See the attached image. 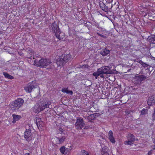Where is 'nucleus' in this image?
<instances>
[{"label":"nucleus","instance_id":"473e14b6","mask_svg":"<svg viewBox=\"0 0 155 155\" xmlns=\"http://www.w3.org/2000/svg\"><path fill=\"white\" fill-rule=\"evenodd\" d=\"M147 111V110L145 109H143L141 111V114L144 115L146 114Z\"/></svg>","mask_w":155,"mask_h":155},{"label":"nucleus","instance_id":"b1692460","mask_svg":"<svg viewBox=\"0 0 155 155\" xmlns=\"http://www.w3.org/2000/svg\"><path fill=\"white\" fill-rule=\"evenodd\" d=\"M128 140H130L131 141L134 142L135 140V136L132 134H129L127 136Z\"/></svg>","mask_w":155,"mask_h":155},{"label":"nucleus","instance_id":"dca6fc26","mask_svg":"<svg viewBox=\"0 0 155 155\" xmlns=\"http://www.w3.org/2000/svg\"><path fill=\"white\" fill-rule=\"evenodd\" d=\"M147 40L150 43L155 44V35H151L148 36Z\"/></svg>","mask_w":155,"mask_h":155},{"label":"nucleus","instance_id":"a211bd4d","mask_svg":"<svg viewBox=\"0 0 155 155\" xmlns=\"http://www.w3.org/2000/svg\"><path fill=\"white\" fill-rule=\"evenodd\" d=\"M110 50L104 48L102 49L100 52V53L103 56L107 55L110 53Z\"/></svg>","mask_w":155,"mask_h":155},{"label":"nucleus","instance_id":"72a5a7b5","mask_svg":"<svg viewBox=\"0 0 155 155\" xmlns=\"http://www.w3.org/2000/svg\"><path fill=\"white\" fill-rule=\"evenodd\" d=\"M152 120L154 121L155 120V108H154V112L152 114Z\"/></svg>","mask_w":155,"mask_h":155},{"label":"nucleus","instance_id":"aec40b11","mask_svg":"<svg viewBox=\"0 0 155 155\" xmlns=\"http://www.w3.org/2000/svg\"><path fill=\"white\" fill-rule=\"evenodd\" d=\"M108 149L107 147H103L101 150V154L102 155H108L107 152Z\"/></svg>","mask_w":155,"mask_h":155},{"label":"nucleus","instance_id":"bb28decb","mask_svg":"<svg viewBox=\"0 0 155 155\" xmlns=\"http://www.w3.org/2000/svg\"><path fill=\"white\" fill-rule=\"evenodd\" d=\"M26 51L30 55H33L34 54V51L32 49L30 48H28L26 49Z\"/></svg>","mask_w":155,"mask_h":155},{"label":"nucleus","instance_id":"6ab92c4d","mask_svg":"<svg viewBox=\"0 0 155 155\" xmlns=\"http://www.w3.org/2000/svg\"><path fill=\"white\" fill-rule=\"evenodd\" d=\"M100 6L101 8L104 11L106 12H108V8L106 6L105 4L102 2L101 3H100Z\"/></svg>","mask_w":155,"mask_h":155},{"label":"nucleus","instance_id":"e433bc0d","mask_svg":"<svg viewBox=\"0 0 155 155\" xmlns=\"http://www.w3.org/2000/svg\"><path fill=\"white\" fill-rule=\"evenodd\" d=\"M97 34L99 36H101V37H103V38H106V37L104 35H102L101 34H99V33H97Z\"/></svg>","mask_w":155,"mask_h":155},{"label":"nucleus","instance_id":"393cba45","mask_svg":"<svg viewBox=\"0 0 155 155\" xmlns=\"http://www.w3.org/2000/svg\"><path fill=\"white\" fill-rule=\"evenodd\" d=\"M139 78H140V80L142 82L143 81H144L146 79H147V78L149 77V75L148 76L147 75L146 76L143 75H138Z\"/></svg>","mask_w":155,"mask_h":155},{"label":"nucleus","instance_id":"a18cd8bd","mask_svg":"<svg viewBox=\"0 0 155 155\" xmlns=\"http://www.w3.org/2000/svg\"><path fill=\"white\" fill-rule=\"evenodd\" d=\"M35 57H33V58H34V59H35Z\"/></svg>","mask_w":155,"mask_h":155},{"label":"nucleus","instance_id":"2f4dec72","mask_svg":"<svg viewBox=\"0 0 155 155\" xmlns=\"http://www.w3.org/2000/svg\"><path fill=\"white\" fill-rule=\"evenodd\" d=\"M65 147L64 146L61 147L60 149V150L61 153L63 154H64L65 151Z\"/></svg>","mask_w":155,"mask_h":155},{"label":"nucleus","instance_id":"f257e3e1","mask_svg":"<svg viewBox=\"0 0 155 155\" xmlns=\"http://www.w3.org/2000/svg\"><path fill=\"white\" fill-rule=\"evenodd\" d=\"M71 58L70 54H63L57 59L56 63L58 66H63L70 60Z\"/></svg>","mask_w":155,"mask_h":155},{"label":"nucleus","instance_id":"c9c22d12","mask_svg":"<svg viewBox=\"0 0 155 155\" xmlns=\"http://www.w3.org/2000/svg\"><path fill=\"white\" fill-rule=\"evenodd\" d=\"M66 94H73V92L71 91L67 90Z\"/></svg>","mask_w":155,"mask_h":155},{"label":"nucleus","instance_id":"6e6552de","mask_svg":"<svg viewBox=\"0 0 155 155\" xmlns=\"http://www.w3.org/2000/svg\"><path fill=\"white\" fill-rule=\"evenodd\" d=\"M40 103L43 110L47 107L50 108H52V107L51 105V102L50 101H41L40 102Z\"/></svg>","mask_w":155,"mask_h":155},{"label":"nucleus","instance_id":"79ce46f5","mask_svg":"<svg viewBox=\"0 0 155 155\" xmlns=\"http://www.w3.org/2000/svg\"><path fill=\"white\" fill-rule=\"evenodd\" d=\"M24 155H29V153H25Z\"/></svg>","mask_w":155,"mask_h":155},{"label":"nucleus","instance_id":"423d86ee","mask_svg":"<svg viewBox=\"0 0 155 155\" xmlns=\"http://www.w3.org/2000/svg\"><path fill=\"white\" fill-rule=\"evenodd\" d=\"M75 127L77 129H81L85 125L83 119L80 117L78 118L75 124Z\"/></svg>","mask_w":155,"mask_h":155},{"label":"nucleus","instance_id":"7c9ffc66","mask_svg":"<svg viewBox=\"0 0 155 155\" xmlns=\"http://www.w3.org/2000/svg\"><path fill=\"white\" fill-rule=\"evenodd\" d=\"M81 153L82 155H89L88 152L84 150H81Z\"/></svg>","mask_w":155,"mask_h":155},{"label":"nucleus","instance_id":"c756f323","mask_svg":"<svg viewBox=\"0 0 155 155\" xmlns=\"http://www.w3.org/2000/svg\"><path fill=\"white\" fill-rule=\"evenodd\" d=\"M134 143V142L133 141H131L128 140L127 141H126L124 142V143L125 144H128V145H131Z\"/></svg>","mask_w":155,"mask_h":155},{"label":"nucleus","instance_id":"c85d7f7f","mask_svg":"<svg viewBox=\"0 0 155 155\" xmlns=\"http://www.w3.org/2000/svg\"><path fill=\"white\" fill-rule=\"evenodd\" d=\"M136 61L138 63H140V64H141L143 66V67H145L146 64L143 62L140 59H138Z\"/></svg>","mask_w":155,"mask_h":155},{"label":"nucleus","instance_id":"7ed1b4c3","mask_svg":"<svg viewBox=\"0 0 155 155\" xmlns=\"http://www.w3.org/2000/svg\"><path fill=\"white\" fill-rule=\"evenodd\" d=\"M51 63V60L49 59H41L40 60H35L34 64L41 68H44L49 65Z\"/></svg>","mask_w":155,"mask_h":155},{"label":"nucleus","instance_id":"f3484780","mask_svg":"<svg viewBox=\"0 0 155 155\" xmlns=\"http://www.w3.org/2000/svg\"><path fill=\"white\" fill-rule=\"evenodd\" d=\"M12 117L13 119L12 123L13 124L15 123L16 121L19 120L21 118V116L15 114H13L12 115Z\"/></svg>","mask_w":155,"mask_h":155},{"label":"nucleus","instance_id":"2eb2a0df","mask_svg":"<svg viewBox=\"0 0 155 155\" xmlns=\"http://www.w3.org/2000/svg\"><path fill=\"white\" fill-rule=\"evenodd\" d=\"M108 136L110 142H111L112 143H115V139L113 136V132L111 130H110L109 131L108 133Z\"/></svg>","mask_w":155,"mask_h":155},{"label":"nucleus","instance_id":"ddd939ff","mask_svg":"<svg viewBox=\"0 0 155 155\" xmlns=\"http://www.w3.org/2000/svg\"><path fill=\"white\" fill-rule=\"evenodd\" d=\"M147 104L149 106L154 105L155 104V97L153 96L150 97L147 101Z\"/></svg>","mask_w":155,"mask_h":155},{"label":"nucleus","instance_id":"4468645a","mask_svg":"<svg viewBox=\"0 0 155 155\" xmlns=\"http://www.w3.org/2000/svg\"><path fill=\"white\" fill-rule=\"evenodd\" d=\"M55 139L56 143L60 144L63 143L65 139V137H56Z\"/></svg>","mask_w":155,"mask_h":155},{"label":"nucleus","instance_id":"4c0bfd02","mask_svg":"<svg viewBox=\"0 0 155 155\" xmlns=\"http://www.w3.org/2000/svg\"><path fill=\"white\" fill-rule=\"evenodd\" d=\"M152 151L153 150H152L149 151L147 153L148 155H151L152 154Z\"/></svg>","mask_w":155,"mask_h":155},{"label":"nucleus","instance_id":"37998d69","mask_svg":"<svg viewBox=\"0 0 155 155\" xmlns=\"http://www.w3.org/2000/svg\"><path fill=\"white\" fill-rule=\"evenodd\" d=\"M127 114H129L130 113V112H127Z\"/></svg>","mask_w":155,"mask_h":155},{"label":"nucleus","instance_id":"4be33fe9","mask_svg":"<svg viewBox=\"0 0 155 155\" xmlns=\"http://www.w3.org/2000/svg\"><path fill=\"white\" fill-rule=\"evenodd\" d=\"M36 121V123L38 127L42 126L43 122L40 118H37Z\"/></svg>","mask_w":155,"mask_h":155},{"label":"nucleus","instance_id":"39448f33","mask_svg":"<svg viewBox=\"0 0 155 155\" xmlns=\"http://www.w3.org/2000/svg\"><path fill=\"white\" fill-rule=\"evenodd\" d=\"M99 72L101 74H111L113 73L111 71H110V68L109 66L103 67L99 69Z\"/></svg>","mask_w":155,"mask_h":155},{"label":"nucleus","instance_id":"f03ea898","mask_svg":"<svg viewBox=\"0 0 155 155\" xmlns=\"http://www.w3.org/2000/svg\"><path fill=\"white\" fill-rule=\"evenodd\" d=\"M71 58L70 54H63L57 59L56 63L58 66H63L70 60Z\"/></svg>","mask_w":155,"mask_h":155},{"label":"nucleus","instance_id":"49530a36","mask_svg":"<svg viewBox=\"0 0 155 155\" xmlns=\"http://www.w3.org/2000/svg\"><path fill=\"white\" fill-rule=\"evenodd\" d=\"M112 7V6H111V7Z\"/></svg>","mask_w":155,"mask_h":155},{"label":"nucleus","instance_id":"cd10ccee","mask_svg":"<svg viewBox=\"0 0 155 155\" xmlns=\"http://www.w3.org/2000/svg\"><path fill=\"white\" fill-rule=\"evenodd\" d=\"M99 69H98L97 72H94L93 73V75L95 77L96 79H97V77L100 75L101 74V73L99 72Z\"/></svg>","mask_w":155,"mask_h":155},{"label":"nucleus","instance_id":"5701e85b","mask_svg":"<svg viewBox=\"0 0 155 155\" xmlns=\"http://www.w3.org/2000/svg\"><path fill=\"white\" fill-rule=\"evenodd\" d=\"M134 82L137 84H140L141 83V82L138 75L135 77Z\"/></svg>","mask_w":155,"mask_h":155},{"label":"nucleus","instance_id":"58836bf2","mask_svg":"<svg viewBox=\"0 0 155 155\" xmlns=\"http://www.w3.org/2000/svg\"><path fill=\"white\" fill-rule=\"evenodd\" d=\"M119 2H116L115 4H114V5H116L117 6V8H118V7H119V6H118V4H119Z\"/></svg>","mask_w":155,"mask_h":155},{"label":"nucleus","instance_id":"9b49d317","mask_svg":"<svg viewBox=\"0 0 155 155\" xmlns=\"http://www.w3.org/2000/svg\"><path fill=\"white\" fill-rule=\"evenodd\" d=\"M34 88H35V85H33V83H31L28 84L27 86L25 87V90L26 92L30 93Z\"/></svg>","mask_w":155,"mask_h":155},{"label":"nucleus","instance_id":"ea45409f","mask_svg":"<svg viewBox=\"0 0 155 155\" xmlns=\"http://www.w3.org/2000/svg\"><path fill=\"white\" fill-rule=\"evenodd\" d=\"M151 16L153 18L155 19V14L153 15H151Z\"/></svg>","mask_w":155,"mask_h":155},{"label":"nucleus","instance_id":"9d476101","mask_svg":"<svg viewBox=\"0 0 155 155\" xmlns=\"http://www.w3.org/2000/svg\"><path fill=\"white\" fill-rule=\"evenodd\" d=\"M50 28L55 34L56 32H57L60 30L59 28L55 21L52 23Z\"/></svg>","mask_w":155,"mask_h":155},{"label":"nucleus","instance_id":"f8f14e48","mask_svg":"<svg viewBox=\"0 0 155 155\" xmlns=\"http://www.w3.org/2000/svg\"><path fill=\"white\" fill-rule=\"evenodd\" d=\"M56 37L59 40L65 37V34L61 31L60 30L57 32H56L55 34Z\"/></svg>","mask_w":155,"mask_h":155},{"label":"nucleus","instance_id":"0eeeda50","mask_svg":"<svg viewBox=\"0 0 155 155\" xmlns=\"http://www.w3.org/2000/svg\"><path fill=\"white\" fill-rule=\"evenodd\" d=\"M24 134L25 138L27 141H29L32 139V134L30 129H26Z\"/></svg>","mask_w":155,"mask_h":155},{"label":"nucleus","instance_id":"f704fd0d","mask_svg":"<svg viewBox=\"0 0 155 155\" xmlns=\"http://www.w3.org/2000/svg\"><path fill=\"white\" fill-rule=\"evenodd\" d=\"M68 90V88H63L61 90V91L63 93H66L67 90Z\"/></svg>","mask_w":155,"mask_h":155},{"label":"nucleus","instance_id":"20e7f679","mask_svg":"<svg viewBox=\"0 0 155 155\" xmlns=\"http://www.w3.org/2000/svg\"><path fill=\"white\" fill-rule=\"evenodd\" d=\"M24 103L22 99L18 98L11 104V107L12 110H18L23 105Z\"/></svg>","mask_w":155,"mask_h":155},{"label":"nucleus","instance_id":"a19ab883","mask_svg":"<svg viewBox=\"0 0 155 155\" xmlns=\"http://www.w3.org/2000/svg\"><path fill=\"white\" fill-rule=\"evenodd\" d=\"M100 75V77H101V78H104V75H103V74H101Z\"/></svg>","mask_w":155,"mask_h":155},{"label":"nucleus","instance_id":"a878e982","mask_svg":"<svg viewBox=\"0 0 155 155\" xmlns=\"http://www.w3.org/2000/svg\"><path fill=\"white\" fill-rule=\"evenodd\" d=\"M3 74L5 76V78L10 79H12L14 78V77L13 76L9 74L6 72H3Z\"/></svg>","mask_w":155,"mask_h":155},{"label":"nucleus","instance_id":"1a4fd4ad","mask_svg":"<svg viewBox=\"0 0 155 155\" xmlns=\"http://www.w3.org/2000/svg\"><path fill=\"white\" fill-rule=\"evenodd\" d=\"M33 110L35 113H38L41 111L43 110L40 102L36 104L33 107Z\"/></svg>","mask_w":155,"mask_h":155},{"label":"nucleus","instance_id":"412c9836","mask_svg":"<svg viewBox=\"0 0 155 155\" xmlns=\"http://www.w3.org/2000/svg\"><path fill=\"white\" fill-rule=\"evenodd\" d=\"M97 116V114H91L87 117V119L89 121H91L92 120H93Z\"/></svg>","mask_w":155,"mask_h":155},{"label":"nucleus","instance_id":"c03bdc74","mask_svg":"<svg viewBox=\"0 0 155 155\" xmlns=\"http://www.w3.org/2000/svg\"><path fill=\"white\" fill-rule=\"evenodd\" d=\"M140 73L141 74H143V73H142L141 72Z\"/></svg>","mask_w":155,"mask_h":155}]
</instances>
